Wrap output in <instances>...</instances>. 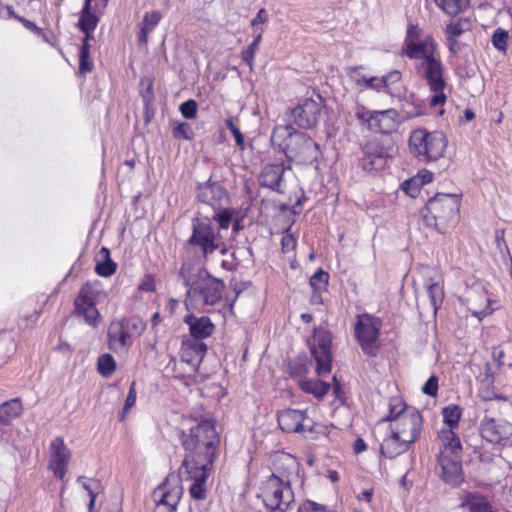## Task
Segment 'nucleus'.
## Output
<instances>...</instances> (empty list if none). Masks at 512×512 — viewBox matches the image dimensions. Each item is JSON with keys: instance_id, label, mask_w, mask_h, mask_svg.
Returning <instances> with one entry per match:
<instances>
[{"instance_id": "bb28decb", "label": "nucleus", "mask_w": 512, "mask_h": 512, "mask_svg": "<svg viewBox=\"0 0 512 512\" xmlns=\"http://www.w3.org/2000/svg\"><path fill=\"white\" fill-rule=\"evenodd\" d=\"M412 445L413 443L389 429L380 445V453L385 458L394 459L409 451Z\"/></svg>"}, {"instance_id": "7c9ffc66", "label": "nucleus", "mask_w": 512, "mask_h": 512, "mask_svg": "<svg viewBox=\"0 0 512 512\" xmlns=\"http://www.w3.org/2000/svg\"><path fill=\"white\" fill-rule=\"evenodd\" d=\"M461 507H467L469 512H498L487 497L477 493H467Z\"/></svg>"}, {"instance_id": "f8f14e48", "label": "nucleus", "mask_w": 512, "mask_h": 512, "mask_svg": "<svg viewBox=\"0 0 512 512\" xmlns=\"http://www.w3.org/2000/svg\"><path fill=\"white\" fill-rule=\"evenodd\" d=\"M192 226V234L187 242L190 246L197 248L204 259L223 245L222 237L216 233L208 220L195 219Z\"/></svg>"}, {"instance_id": "a18cd8bd", "label": "nucleus", "mask_w": 512, "mask_h": 512, "mask_svg": "<svg viewBox=\"0 0 512 512\" xmlns=\"http://www.w3.org/2000/svg\"><path fill=\"white\" fill-rule=\"evenodd\" d=\"M172 136L176 140H193L194 132L191 125L187 122H173Z\"/></svg>"}, {"instance_id": "c9c22d12", "label": "nucleus", "mask_w": 512, "mask_h": 512, "mask_svg": "<svg viewBox=\"0 0 512 512\" xmlns=\"http://www.w3.org/2000/svg\"><path fill=\"white\" fill-rule=\"evenodd\" d=\"M300 389L312 394L318 400H322L330 390V384L319 379H302L299 382Z\"/></svg>"}, {"instance_id": "20e7f679", "label": "nucleus", "mask_w": 512, "mask_h": 512, "mask_svg": "<svg viewBox=\"0 0 512 512\" xmlns=\"http://www.w3.org/2000/svg\"><path fill=\"white\" fill-rule=\"evenodd\" d=\"M460 205V195L436 193L427 201L421 213L427 225L442 230L457 220Z\"/></svg>"}, {"instance_id": "aec40b11", "label": "nucleus", "mask_w": 512, "mask_h": 512, "mask_svg": "<svg viewBox=\"0 0 512 512\" xmlns=\"http://www.w3.org/2000/svg\"><path fill=\"white\" fill-rule=\"evenodd\" d=\"M183 495L181 477L176 473H169L164 481L159 484L152 492L154 502H160L166 505L178 506Z\"/></svg>"}, {"instance_id": "0eeeda50", "label": "nucleus", "mask_w": 512, "mask_h": 512, "mask_svg": "<svg viewBox=\"0 0 512 512\" xmlns=\"http://www.w3.org/2000/svg\"><path fill=\"white\" fill-rule=\"evenodd\" d=\"M355 117L363 129L380 134L381 137H391L401 123L400 114L394 108L368 110L365 106H359Z\"/></svg>"}, {"instance_id": "a878e982", "label": "nucleus", "mask_w": 512, "mask_h": 512, "mask_svg": "<svg viewBox=\"0 0 512 512\" xmlns=\"http://www.w3.org/2000/svg\"><path fill=\"white\" fill-rule=\"evenodd\" d=\"M207 353V345L203 341L186 339L182 341L180 358L197 372Z\"/></svg>"}, {"instance_id": "79ce46f5", "label": "nucleus", "mask_w": 512, "mask_h": 512, "mask_svg": "<svg viewBox=\"0 0 512 512\" xmlns=\"http://www.w3.org/2000/svg\"><path fill=\"white\" fill-rule=\"evenodd\" d=\"M402 79V73L399 70H392L387 74L378 77V93L391 94L392 87Z\"/></svg>"}, {"instance_id": "0e129e2a", "label": "nucleus", "mask_w": 512, "mask_h": 512, "mask_svg": "<svg viewBox=\"0 0 512 512\" xmlns=\"http://www.w3.org/2000/svg\"><path fill=\"white\" fill-rule=\"evenodd\" d=\"M138 290L144 292H155L156 291V281L155 277L152 274H145L142 278L141 282L138 285Z\"/></svg>"}, {"instance_id": "13d9d810", "label": "nucleus", "mask_w": 512, "mask_h": 512, "mask_svg": "<svg viewBox=\"0 0 512 512\" xmlns=\"http://www.w3.org/2000/svg\"><path fill=\"white\" fill-rule=\"evenodd\" d=\"M232 216L233 210L226 208L222 209L219 213H216L213 216V219L218 222L219 229L226 230L229 228L231 224Z\"/></svg>"}, {"instance_id": "4be33fe9", "label": "nucleus", "mask_w": 512, "mask_h": 512, "mask_svg": "<svg viewBox=\"0 0 512 512\" xmlns=\"http://www.w3.org/2000/svg\"><path fill=\"white\" fill-rule=\"evenodd\" d=\"M389 429L414 444L421 437L423 416L419 411H411L394 421V423L389 424Z\"/></svg>"}, {"instance_id": "5701e85b", "label": "nucleus", "mask_w": 512, "mask_h": 512, "mask_svg": "<svg viewBox=\"0 0 512 512\" xmlns=\"http://www.w3.org/2000/svg\"><path fill=\"white\" fill-rule=\"evenodd\" d=\"M438 53V44L432 35H427L422 40L401 48L402 56L411 60H419V62Z\"/></svg>"}, {"instance_id": "ea45409f", "label": "nucleus", "mask_w": 512, "mask_h": 512, "mask_svg": "<svg viewBox=\"0 0 512 512\" xmlns=\"http://www.w3.org/2000/svg\"><path fill=\"white\" fill-rule=\"evenodd\" d=\"M94 69V63L91 57L90 41L82 40L79 50V74L86 75Z\"/></svg>"}, {"instance_id": "37998d69", "label": "nucleus", "mask_w": 512, "mask_h": 512, "mask_svg": "<svg viewBox=\"0 0 512 512\" xmlns=\"http://www.w3.org/2000/svg\"><path fill=\"white\" fill-rule=\"evenodd\" d=\"M116 361L109 353H104L97 360V371L103 377H109L116 371Z\"/></svg>"}, {"instance_id": "7ed1b4c3", "label": "nucleus", "mask_w": 512, "mask_h": 512, "mask_svg": "<svg viewBox=\"0 0 512 512\" xmlns=\"http://www.w3.org/2000/svg\"><path fill=\"white\" fill-rule=\"evenodd\" d=\"M447 147L448 138L442 131L417 127L409 134V152L419 162L429 164L439 161L445 157Z\"/></svg>"}, {"instance_id": "774afa93", "label": "nucleus", "mask_w": 512, "mask_h": 512, "mask_svg": "<svg viewBox=\"0 0 512 512\" xmlns=\"http://www.w3.org/2000/svg\"><path fill=\"white\" fill-rule=\"evenodd\" d=\"M155 506L153 512H176L177 507L172 505H166L160 502H154Z\"/></svg>"}, {"instance_id": "f257e3e1", "label": "nucleus", "mask_w": 512, "mask_h": 512, "mask_svg": "<svg viewBox=\"0 0 512 512\" xmlns=\"http://www.w3.org/2000/svg\"><path fill=\"white\" fill-rule=\"evenodd\" d=\"M179 441L185 452L181 464L184 480L192 481L189 494L195 500L207 497V480L211 474L220 444L215 424L203 419L188 430H181Z\"/></svg>"}, {"instance_id": "4d7b16f0", "label": "nucleus", "mask_w": 512, "mask_h": 512, "mask_svg": "<svg viewBox=\"0 0 512 512\" xmlns=\"http://www.w3.org/2000/svg\"><path fill=\"white\" fill-rule=\"evenodd\" d=\"M197 109H198L197 102L193 99H189V100L183 102L179 107V110H180L182 116L186 119L196 118Z\"/></svg>"}, {"instance_id": "8fccbe9b", "label": "nucleus", "mask_w": 512, "mask_h": 512, "mask_svg": "<svg viewBox=\"0 0 512 512\" xmlns=\"http://www.w3.org/2000/svg\"><path fill=\"white\" fill-rule=\"evenodd\" d=\"M478 396L482 401L490 402L493 400L506 401L507 398L500 392L496 391L490 384H483L478 390Z\"/></svg>"}, {"instance_id": "6e6d98bb", "label": "nucleus", "mask_w": 512, "mask_h": 512, "mask_svg": "<svg viewBox=\"0 0 512 512\" xmlns=\"http://www.w3.org/2000/svg\"><path fill=\"white\" fill-rule=\"evenodd\" d=\"M226 127L231 131L234 135L236 146L243 151L245 149V139L244 135L240 131V129L234 124V120L232 117H229L225 120Z\"/></svg>"}, {"instance_id": "9d476101", "label": "nucleus", "mask_w": 512, "mask_h": 512, "mask_svg": "<svg viewBox=\"0 0 512 512\" xmlns=\"http://www.w3.org/2000/svg\"><path fill=\"white\" fill-rule=\"evenodd\" d=\"M145 328L146 323L136 316L112 320L107 332L109 349L114 352L128 350L133 339L139 337Z\"/></svg>"}, {"instance_id": "4c0bfd02", "label": "nucleus", "mask_w": 512, "mask_h": 512, "mask_svg": "<svg viewBox=\"0 0 512 512\" xmlns=\"http://www.w3.org/2000/svg\"><path fill=\"white\" fill-rule=\"evenodd\" d=\"M463 409L458 404H449L442 409L444 427L441 429H452L456 431L462 418Z\"/></svg>"}, {"instance_id": "e433bc0d", "label": "nucleus", "mask_w": 512, "mask_h": 512, "mask_svg": "<svg viewBox=\"0 0 512 512\" xmlns=\"http://www.w3.org/2000/svg\"><path fill=\"white\" fill-rule=\"evenodd\" d=\"M22 403L19 398H14L0 405V423L7 425L17 418L22 412Z\"/></svg>"}, {"instance_id": "393cba45", "label": "nucleus", "mask_w": 512, "mask_h": 512, "mask_svg": "<svg viewBox=\"0 0 512 512\" xmlns=\"http://www.w3.org/2000/svg\"><path fill=\"white\" fill-rule=\"evenodd\" d=\"M228 194L218 182L207 181L197 187V199L214 209H221Z\"/></svg>"}, {"instance_id": "de8ad7c7", "label": "nucleus", "mask_w": 512, "mask_h": 512, "mask_svg": "<svg viewBox=\"0 0 512 512\" xmlns=\"http://www.w3.org/2000/svg\"><path fill=\"white\" fill-rule=\"evenodd\" d=\"M262 39V31H260L254 38L251 44L248 45L246 49L241 52V59L245 62L250 68H252L254 63L255 54L259 48V44Z\"/></svg>"}, {"instance_id": "412c9836", "label": "nucleus", "mask_w": 512, "mask_h": 512, "mask_svg": "<svg viewBox=\"0 0 512 512\" xmlns=\"http://www.w3.org/2000/svg\"><path fill=\"white\" fill-rule=\"evenodd\" d=\"M270 470L271 475L268 477H277L281 481L288 480L291 484L293 478L299 474L300 462L289 453L277 451L271 456Z\"/></svg>"}, {"instance_id": "473e14b6", "label": "nucleus", "mask_w": 512, "mask_h": 512, "mask_svg": "<svg viewBox=\"0 0 512 512\" xmlns=\"http://www.w3.org/2000/svg\"><path fill=\"white\" fill-rule=\"evenodd\" d=\"M363 69L362 65L348 67L346 72L348 77L355 83L357 87L362 90L370 89L378 92V76L366 77L360 74V70Z\"/></svg>"}, {"instance_id": "a211bd4d", "label": "nucleus", "mask_w": 512, "mask_h": 512, "mask_svg": "<svg viewBox=\"0 0 512 512\" xmlns=\"http://www.w3.org/2000/svg\"><path fill=\"white\" fill-rule=\"evenodd\" d=\"M479 432L487 442L505 446L512 436V424L485 414L480 421Z\"/></svg>"}, {"instance_id": "09e8293b", "label": "nucleus", "mask_w": 512, "mask_h": 512, "mask_svg": "<svg viewBox=\"0 0 512 512\" xmlns=\"http://www.w3.org/2000/svg\"><path fill=\"white\" fill-rule=\"evenodd\" d=\"M297 512H338L335 508L306 499L297 508Z\"/></svg>"}, {"instance_id": "dca6fc26", "label": "nucleus", "mask_w": 512, "mask_h": 512, "mask_svg": "<svg viewBox=\"0 0 512 512\" xmlns=\"http://www.w3.org/2000/svg\"><path fill=\"white\" fill-rule=\"evenodd\" d=\"M94 297L95 291L92 285L89 282L82 285L74 299V314L82 317L87 325L97 328L102 321V317L96 307Z\"/></svg>"}, {"instance_id": "3c124183", "label": "nucleus", "mask_w": 512, "mask_h": 512, "mask_svg": "<svg viewBox=\"0 0 512 512\" xmlns=\"http://www.w3.org/2000/svg\"><path fill=\"white\" fill-rule=\"evenodd\" d=\"M433 180V173L426 169H420L415 176L406 182L407 185L414 184L417 187H422L426 184L431 183Z\"/></svg>"}, {"instance_id": "e2e57ef3", "label": "nucleus", "mask_w": 512, "mask_h": 512, "mask_svg": "<svg viewBox=\"0 0 512 512\" xmlns=\"http://www.w3.org/2000/svg\"><path fill=\"white\" fill-rule=\"evenodd\" d=\"M463 32H464V28H463L460 20L455 21V22H450L449 24H447V26L445 28L446 38L457 39V37L461 36L463 34Z\"/></svg>"}, {"instance_id": "a19ab883", "label": "nucleus", "mask_w": 512, "mask_h": 512, "mask_svg": "<svg viewBox=\"0 0 512 512\" xmlns=\"http://www.w3.org/2000/svg\"><path fill=\"white\" fill-rule=\"evenodd\" d=\"M435 3L444 13L456 16L469 7L470 0H435Z\"/></svg>"}, {"instance_id": "39448f33", "label": "nucleus", "mask_w": 512, "mask_h": 512, "mask_svg": "<svg viewBox=\"0 0 512 512\" xmlns=\"http://www.w3.org/2000/svg\"><path fill=\"white\" fill-rule=\"evenodd\" d=\"M416 72L426 82L430 92L433 94L429 100V106L431 108L443 106L447 101V95L445 94L447 82L445 79V67L440 53L420 61L416 65Z\"/></svg>"}, {"instance_id": "c756f323", "label": "nucleus", "mask_w": 512, "mask_h": 512, "mask_svg": "<svg viewBox=\"0 0 512 512\" xmlns=\"http://www.w3.org/2000/svg\"><path fill=\"white\" fill-rule=\"evenodd\" d=\"M92 9V1L84 0V5L80 12V17L78 20V27L84 33L83 40L91 41L93 38V32L96 29L99 18L98 16L91 11Z\"/></svg>"}, {"instance_id": "49530a36", "label": "nucleus", "mask_w": 512, "mask_h": 512, "mask_svg": "<svg viewBox=\"0 0 512 512\" xmlns=\"http://www.w3.org/2000/svg\"><path fill=\"white\" fill-rule=\"evenodd\" d=\"M309 282L315 292L327 291L329 284V274L328 272L319 269L311 276Z\"/></svg>"}, {"instance_id": "b1692460", "label": "nucleus", "mask_w": 512, "mask_h": 512, "mask_svg": "<svg viewBox=\"0 0 512 512\" xmlns=\"http://www.w3.org/2000/svg\"><path fill=\"white\" fill-rule=\"evenodd\" d=\"M290 168L291 166H286L283 161L267 163L262 168L260 175L258 177V182L260 186L281 193L284 172L286 169Z\"/></svg>"}, {"instance_id": "4468645a", "label": "nucleus", "mask_w": 512, "mask_h": 512, "mask_svg": "<svg viewBox=\"0 0 512 512\" xmlns=\"http://www.w3.org/2000/svg\"><path fill=\"white\" fill-rule=\"evenodd\" d=\"M324 100L320 94L304 97L291 109V118L295 125L303 129L315 127L319 121Z\"/></svg>"}, {"instance_id": "338daca9", "label": "nucleus", "mask_w": 512, "mask_h": 512, "mask_svg": "<svg viewBox=\"0 0 512 512\" xmlns=\"http://www.w3.org/2000/svg\"><path fill=\"white\" fill-rule=\"evenodd\" d=\"M268 21V14L265 8L259 9L257 15L251 20V25L253 27L266 23Z\"/></svg>"}, {"instance_id": "ddd939ff", "label": "nucleus", "mask_w": 512, "mask_h": 512, "mask_svg": "<svg viewBox=\"0 0 512 512\" xmlns=\"http://www.w3.org/2000/svg\"><path fill=\"white\" fill-rule=\"evenodd\" d=\"M308 344L317 363V375L322 376L330 373L332 368V335L330 331L323 327L314 328Z\"/></svg>"}, {"instance_id": "c03bdc74", "label": "nucleus", "mask_w": 512, "mask_h": 512, "mask_svg": "<svg viewBox=\"0 0 512 512\" xmlns=\"http://www.w3.org/2000/svg\"><path fill=\"white\" fill-rule=\"evenodd\" d=\"M297 248V235L292 232V225L288 226L281 237V252L283 254L294 253Z\"/></svg>"}, {"instance_id": "680f3d73", "label": "nucleus", "mask_w": 512, "mask_h": 512, "mask_svg": "<svg viewBox=\"0 0 512 512\" xmlns=\"http://www.w3.org/2000/svg\"><path fill=\"white\" fill-rule=\"evenodd\" d=\"M140 83L143 85L147 84V87L141 91V97L146 106L150 105L154 101V92H153V80L150 78H142Z\"/></svg>"}, {"instance_id": "9b49d317", "label": "nucleus", "mask_w": 512, "mask_h": 512, "mask_svg": "<svg viewBox=\"0 0 512 512\" xmlns=\"http://www.w3.org/2000/svg\"><path fill=\"white\" fill-rule=\"evenodd\" d=\"M187 291L185 305L188 307L192 298L202 299L205 305H215L222 297L225 284L222 280L211 276L206 270H200L197 278L192 281Z\"/></svg>"}, {"instance_id": "864d4df0", "label": "nucleus", "mask_w": 512, "mask_h": 512, "mask_svg": "<svg viewBox=\"0 0 512 512\" xmlns=\"http://www.w3.org/2000/svg\"><path fill=\"white\" fill-rule=\"evenodd\" d=\"M137 398L136 382L133 381L129 387L127 397L125 399L120 420L123 421L127 413L135 406Z\"/></svg>"}, {"instance_id": "6e6552de", "label": "nucleus", "mask_w": 512, "mask_h": 512, "mask_svg": "<svg viewBox=\"0 0 512 512\" xmlns=\"http://www.w3.org/2000/svg\"><path fill=\"white\" fill-rule=\"evenodd\" d=\"M396 150L392 137H374L362 145L359 165L366 172L383 170L388 161L394 157Z\"/></svg>"}, {"instance_id": "69168bd1", "label": "nucleus", "mask_w": 512, "mask_h": 512, "mask_svg": "<svg viewBox=\"0 0 512 512\" xmlns=\"http://www.w3.org/2000/svg\"><path fill=\"white\" fill-rule=\"evenodd\" d=\"M504 236H505V231L503 229L496 230L495 241H496L497 247L500 249V251H503V249H505L507 252H509V249L506 244Z\"/></svg>"}, {"instance_id": "bf43d9fd", "label": "nucleus", "mask_w": 512, "mask_h": 512, "mask_svg": "<svg viewBox=\"0 0 512 512\" xmlns=\"http://www.w3.org/2000/svg\"><path fill=\"white\" fill-rule=\"evenodd\" d=\"M439 389V379L431 375L422 387V392L430 397H436Z\"/></svg>"}, {"instance_id": "052dcab7", "label": "nucleus", "mask_w": 512, "mask_h": 512, "mask_svg": "<svg viewBox=\"0 0 512 512\" xmlns=\"http://www.w3.org/2000/svg\"><path fill=\"white\" fill-rule=\"evenodd\" d=\"M15 18L17 19L19 22L23 23L24 26L31 30L32 29V22L29 21V20H25L23 18H21L20 16L16 15L14 13V11L11 9V7L9 6H2L0 4V19H9V18Z\"/></svg>"}, {"instance_id": "2eb2a0df", "label": "nucleus", "mask_w": 512, "mask_h": 512, "mask_svg": "<svg viewBox=\"0 0 512 512\" xmlns=\"http://www.w3.org/2000/svg\"><path fill=\"white\" fill-rule=\"evenodd\" d=\"M286 156L301 165H312L321 155L319 145L306 133H296L286 147Z\"/></svg>"}, {"instance_id": "423d86ee", "label": "nucleus", "mask_w": 512, "mask_h": 512, "mask_svg": "<svg viewBox=\"0 0 512 512\" xmlns=\"http://www.w3.org/2000/svg\"><path fill=\"white\" fill-rule=\"evenodd\" d=\"M263 506L269 511L286 512L295 502L294 491L288 480L267 477L261 481L256 494Z\"/></svg>"}, {"instance_id": "6ab92c4d", "label": "nucleus", "mask_w": 512, "mask_h": 512, "mask_svg": "<svg viewBox=\"0 0 512 512\" xmlns=\"http://www.w3.org/2000/svg\"><path fill=\"white\" fill-rule=\"evenodd\" d=\"M71 460V451L66 446L64 438L56 437L50 443L48 468L53 475L64 480Z\"/></svg>"}, {"instance_id": "f3484780", "label": "nucleus", "mask_w": 512, "mask_h": 512, "mask_svg": "<svg viewBox=\"0 0 512 512\" xmlns=\"http://www.w3.org/2000/svg\"><path fill=\"white\" fill-rule=\"evenodd\" d=\"M306 420L305 412L298 409H285L279 412L277 417L280 429L287 433H301L307 437L323 428L316 423L306 424Z\"/></svg>"}, {"instance_id": "5fc2aeb1", "label": "nucleus", "mask_w": 512, "mask_h": 512, "mask_svg": "<svg viewBox=\"0 0 512 512\" xmlns=\"http://www.w3.org/2000/svg\"><path fill=\"white\" fill-rule=\"evenodd\" d=\"M508 32L502 28H497L492 35V44L499 51H506L508 47Z\"/></svg>"}, {"instance_id": "f704fd0d", "label": "nucleus", "mask_w": 512, "mask_h": 512, "mask_svg": "<svg viewBox=\"0 0 512 512\" xmlns=\"http://www.w3.org/2000/svg\"><path fill=\"white\" fill-rule=\"evenodd\" d=\"M388 406V414L382 419V421L389 422V424L394 423V421L400 419L406 413H410L411 411H418L412 406H407L405 401L400 397L390 398Z\"/></svg>"}, {"instance_id": "603ef678", "label": "nucleus", "mask_w": 512, "mask_h": 512, "mask_svg": "<svg viewBox=\"0 0 512 512\" xmlns=\"http://www.w3.org/2000/svg\"><path fill=\"white\" fill-rule=\"evenodd\" d=\"M422 29L418 24L409 23L406 30V35L402 46H408L412 43L422 40Z\"/></svg>"}, {"instance_id": "2f4dec72", "label": "nucleus", "mask_w": 512, "mask_h": 512, "mask_svg": "<svg viewBox=\"0 0 512 512\" xmlns=\"http://www.w3.org/2000/svg\"><path fill=\"white\" fill-rule=\"evenodd\" d=\"M117 270V264L111 258L110 250L102 247L96 257L95 273L101 277H110Z\"/></svg>"}, {"instance_id": "cd10ccee", "label": "nucleus", "mask_w": 512, "mask_h": 512, "mask_svg": "<svg viewBox=\"0 0 512 512\" xmlns=\"http://www.w3.org/2000/svg\"><path fill=\"white\" fill-rule=\"evenodd\" d=\"M466 301L468 310L478 319H482L492 312L491 301L488 292L484 288L471 289Z\"/></svg>"}, {"instance_id": "1a4fd4ad", "label": "nucleus", "mask_w": 512, "mask_h": 512, "mask_svg": "<svg viewBox=\"0 0 512 512\" xmlns=\"http://www.w3.org/2000/svg\"><path fill=\"white\" fill-rule=\"evenodd\" d=\"M382 319L369 313L356 315L354 335L362 352L371 358L376 357L381 349L380 335Z\"/></svg>"}, {"instance_id": "f03ea898", "label": "nucleus", "mask_w": 512, "mask_h": 512, "mask_svg": "<svg viewBox=\"0 0 512 512\" xmlns=\"http://www.w3.org/2000/svg\"><path fill=\"white\" fill-rule=\"evenodd\" d=\"M439 453L438 465L442 480L451 486H458L464 481L462 469L463 447L459 435L452 429L438 431Z\"/></svg>"}, {"instance_id": "72a5a7b5", "label": "nucleus", "mask_w": 512, "mask_h": 512, "mask_svg": "<svg viewBox=\"0 0 512 512\" xmlns=\"http://www.w3.org/2000/svg\"><path fill=\"white\" fill-rule=\"evenodd\" d=\"M162 19V14L159 11L153 10L146 12L143 16L140 31L138 33V42L146 44L148 41V35L151 33Z\"/></svg>"}, {"instance_id": "58836bf2", "label": "nucleus", "mask_w": 512, "mask_h": 512, "mask_svg": "<svg viewBox=\"0 0 512 512\" xmlns=\"http://www.w3.org/2000/svg\"><path fill=\"white\" fill-rule=\"evenodd\" d=\"M431 305L436 312L443 304L445 298L444 281L430 282L426 285Z\"/></svg>"}, {"instance_id": "c85d7f7f", "label": "nucleus", "mask_w": 512, "mask_h": 512, "mask_svg": "<svg viewBox=\"0 0 512 512\" xmlns=\"http://www.w3.org/2000/svg\"><path fill=\"white\" fill-rule=\"evenodd\" d=\"M184 323L189 327L190 340L202 341L215 331V325L208 316L196 317L188 314L184 317Z\"/></svg>"}]
</instances>
